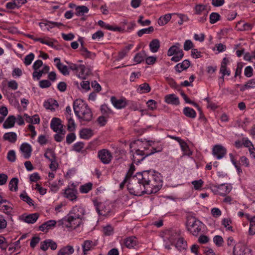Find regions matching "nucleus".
<instances>
[{"instance_id":"obj_20","label":"nucleus","mask_w":255,"mask_h":255,"mask_svg":"<svg viewBox=\"0 0 255 255\" xmlns=\"http://www.w3.org/2000/svg\"><path fill=\"white\" fill-rule=\"evenodd\" d=\"M190 65V62L188 60H184L182 63L177 64L175 66V69L177 72L180 73L188 69Z\"/></svg>"},{"instance_id":"obj_11","label":"nucleus","mask_w":255,"mask_h":255,"mask_svg":"<svg viewBox=\"0 0 255 255\" xmlns=\"http://www.w3.org/2000/svg\"><path fill=\"white\" fill-rule=\"evenodd\" d=\"M216 192L221 195L225 196L229 193L232 189V186L227 184H222L214 186Z\"/></svg>"},{"instance_id":"obj_49","label":"nucleus","mask_w":255,"mask_h":255,"mask_svg":"<svg viewBox=\"0 0 255 255\" xmlns=\"http://www.w3.org/2000/svg\"><path fill=\"white\" fill-rule=\"evenodd\" d=\"M7 226V221L5 217L0 214V233H2Z\"/></svg>"},{"instance_id":"obj_1","label":"nucleus","mask_w":255,"mask_h":255,"mask_svg":"<svg viewBox=\"0 0 255 255\" xmlns=\"http://www.w3.org/2000/svg\"><path fill=\"white\" fill-rule=\"evenodd\" d=\"M137 178L139 181L144 182V186L146 188L147 194L156 193L162 186L160 176L153 171L147 170L137 173Z\"/></svg>"},{"instance_id":"obj_37","label":"nucleus","mask_w":255,"mask_h":255,"mask_svg":"<svg viewBox=\"0 0 255 255\" xmlns=\"http://www.w3.org/2000/svg\"><path fill=\"white\" fill-rule=\"evenodd\" d=\"M58 107L59 105L57 101L53 99H49V110L54 112Z\"/></svg>"},{"instance_id":"obj_6","label":"nucleus","mask_w":255,"mask_h":255,"mask_svg":"<svg viewBox=\"0 0 255 255\" xmlns=\"http://www.w3.org/2000/svg\"><path fill=\"white\" fill-rule=\"evenodd\" d=\"M188 230L194 236H198L201 232L202 223L194 217H191L188 221Z\"/></svg>"},{"instance_id":"obj_9","label":"nucleus","mask_w":255,"mask_h":255,"mask_svg":"<svg viewBox=\"0 0 255 255\" xmlns=\"http://www.w3.org/2000/svg\"><path fill=\"white\" fill-rule=\"evenodd\" d=\"M50 127L54 132L59 133H63L64 129L63 128V125L59 118H53L51 121Z\"/></svg>"},{"instance_id":"obj_3","label":"nucleus","mask_w":255,"mask_h":255,"mask_svg":"<svg viewBox=\"0 0 255 255\" xmlns=\"http://www.w3.org/2000/svg\"><path fill=\"white\" fill-rule=\"evenodd\" d=\"M144 182L139 181L137 178V174L130 180L127 185V188L129 193L135 196H141L146 194V188L144 186Z\"/></svg>"},{"instance_id":"obj_54","label":"nucleus","mask_w":255,"mask_h":255,"mask_svg":"<svg viewBox=\"0 0 255 255\" xmlns=\"http://www.w3.org/2000/svg\"><path fill=\"white\" fill-rule=\"evenodd\" d=\"M7 159L9 161L14 162L16 160L15 152L13 150H10L7 154Z\"/></svg>"},{"instance_id":"obj_38","label":"nucleus","mask_w":255,"mask_h":255,"mask_svg":"<svg viewBox=\"0 0 255 255\" xmlns=\"http://www.w3.org/2000/svg\"><path fill=\"white\" fill-rule=\"evenodd\" d=\"M38 219V216L36 214H29L25 217L24 221L27 223H34Z\"/></svg>"},{"instance_id":"obj_10","label":"nucleus","mask_w":255,"mask_h":255,"mask_svg":"<svg viewBox=\"0 0 255 255\" xmlns=\"http://www.w3.org/2000/svg\"><path fill=\"white\" fill-rule=\"evenodd\" d=\"M226 153V149L221 145H216L213 148V155L216 157L218 159H220L224 157Z\"/></svg>"},{"instance_id":"obj_61","label":"nucleus","mask_w":255,"mask_h":255,"mask_svg":"<svg viewBox=\"0 0 255 255\" xmlns=\"http://www.w3.org/2000/svg\"><path fill=\"white\" fill-rule=\"evenodd\" d=\"M181 148L182 150L185 152L187 154L189 155V153L188 152L189 151V148L186 142H185L184 140L181 141L179 143Z\"/></svg>"},{"instance_id":"obj_4","label":"nucleus","mask_w":255,"mask_h":255,"mask_svg":"<svg viewBox=\"0 0 255 255\" xmlns=\"http://www.w3.org/2000/svg\"><path fill=\"white\" fill-rule=\"evenodd\" d=\"M143 150L137 149L135 153L132 155V161L133 162L136 164L140 163L141 161H142L146 157L153 154L155 152H158L161 151V149H156L153 147L150 149V151H147L149 148V145L147 144L146 146H144Z\"/></svg>"},{"instance_id":"obj_58","label":"nucleus","mask_w":255,"mask_h":255,"mask_svg":"<svg viewBox=\"0 0 255 255\" xmlns=\"http://www.w3.org/2000/svg\"><path fill=\"white\" fill-rule=\"evenodd\" d=\"M84 143L83 142H77L74 144L73 150L77 152H80L84 148Z\"/></svg>"},{"instance_id":"obj_42","label":"nucleus","mask_w":255,"mask_h":255,"mask_svg":"<svg viewBox=\"0 0 255 255\" xmlns=\"http://www.w3.org/2000/svg\"><path fill=\"white\" fill-rule=\"evenodd\" d=\"M137 90L140 93H149L151 90V88L148 84L144 83L139 85Z\"/></svg>"},{"instance_id":"obj_60","label":"nucleus","mask_w":255,"mask_h":255,"mask_svg":"<svg viewBox=\"0 0 255 255\" xmlns=\"http://www.w3.org/2000/svg\"><path fill=\"white\" fill-rule=\"evenodd\" d=\"M81 47L80 48V51L81 54L85 57H89L91 55V52L89 51L86 48L83 46L82 42H81Z\"/></svg>"},{"instance_id":"obj_50","label":"nucleus","mask_w":255,"mask_h":255,"mask_svg":"<svg viewBox=\"0 0 255 255\" xmlns=\"http://www.w3.org/2000/svg\"><path fill=\"white\" fill-rule=\"evenodd\" d=\"M213 242L218 247H222L223 245V238L219 235L215 236L213 238Z\"/></svg>"},{"instance_id":"obj_53","label":"nucleus","mask_w":255,"mask_h":255,"mask_svg":"<svg viewBox=\"0 0 255 255\" xmlns=\"http://www.w3.org/2000/svg\"><path fill=\"white\" fill-rule=\"evenodd\" d=\"M34 58V54L30 53L25 56L24 58V63L25 65H29Z\"/></svg>"},{"instance_id":"obj_21","label":"nucleus","mask_w":255,"mask_h":255,"mask_svg":"<svg viewBox=\"0 0 255 255\" xmlns=\"http://www.w3.org/2000/svg\"><path fill=\"white\" fill-rule=\"evenodd\" d=\"M253 27V25L249 23H245L243 21L238 22L236 25V28L238 30H250Z\"/></svg>"},{"instance_id":"obj_5","label":"nucleus","mask_w":255,"mask_h":255,"mask_svg":"<svg viewBox=\"0 0 255 255\" xmlns=\"http://www.w3.org/2000/svg\"><path fill=\"white\" fill-rule=\"evenodd\" d=\"M58 223L59 225H64L66 228L75 229L79 227L82 223V219L77 218L71 215H68L67 217L59 220Z\"/></svg>"},{"instance_id":"obj_30","label":"nucleus","mask_w":255,"mask_h":255,"mask_svg":"<svg viewBox=\"0 0 255 255\" xmlns=\"http://www.w3.org/2000/svg\"><path fill=\"white\" fill-rule=\"evenodd\" d=\"M89 8L85 5L78 6L76 7L75 14L77 16H83L85 13H88Z\"/></svg>"},{"instance_id":"obj_36","label":"nucleus","mask_w":255,"mask_h":255,"mask_svg":"<svg viewBox=\"0 0 255 255\" xmlns=\"http://www.w3.org/2000/svg\"><path fill=\"white\" fill-rule=\"evenodd\" d=\"M92 183L89 182L85 184L84 185H81L80 187V191L82 193H87L92 188Z\"/></svg>"},{"instance_id":"obj_31","label":"nucleus","mask_w":255,"mask_h":255,"mask_svg":"<svg viewBox=\"0 0 255 255\" xmlns=\"http://www.w3.org/2000/svg\"><path fill=\"white\" fill-rule=\"evenodd\" d=\"M93 135V131L90 129L85 128L80 132V136L83 139H89Z\"/></svg>"},{"instance_id":"obj_46","label":"nucleus","mask_w":255,"mask_h":255,"mask_svg":"<svg viewBox=\"0 0 255 255\" xmlns=\"http://www.w3.org/2000/svg\"><path fill=\"white\" fill-rule=\"evenodd\" d=\"M101 111L103 115L106 116H109L110 115L113 114V112L107 105L104 104L101 106Z\"/></svg>"},{"instance_id":"obj_57","label":"nucleus","mask_w":255,"mask_h":255,"mask_svg":"<svg viewBox=\"0 0 255 255\" xmlns=\"http://www.w3.org/2000/svg\"><path fill=\"white\" fill-rule=\"evenodd\" d=\"M12 208L10 206H8L4 204L3 207L0 212H2L7 215H11L12 212Z\"/></svg>"},{"instance_id":"obj_17","label":"nucleus","mask_w":255,"mask_h":255,"mask_svg":"<svg viewBox=\"0 0 255 255\" xmlns=\"http://www.w3.org/2000/svg\"><path fill=\"white\" fill-rule=\"evenodd\" d=\"M164 99L165 102L168 104L177 106L180 104L179 98L174 94L166 95Z\"/></svg>"},{"instance_id":"obj_2","label":"nucleus","mask_w":255,"mask_h":255,"mask_svg":"<svg viewBox=\"0 0 255 255\" xmlns=\"http://www.w3.org/2000/svg\"><path fill=\"white\" fill-rule=\"evenodd\" d=\"M73 109L80 122H89L92 120L93 115L88 105L81 100H76L73 103Z\"/></svg>"},{"instance_id":"obj_8","label":"nucleus","mask_w":255,"mask_h":255,"mask_svg":"<svg viewBox=\"0 0 255 255\" xmlns=\"http://www.w3.org/2000/svg\"><path fill=\"white\" fill-rule=\"evenodd\" d=\"M49 160L51 162L49 165V168L52 171L51 173L49 172V179L53 178L54 174L53 171H55L58 167V164L56 160V157L54 152L49 150Z\"/></svg>"},{"instance_id":"obj_63","label":"nucleus","mask_w":255,"mask_h":255,"mask_svg":"<svg viewBox=\"0 0 255 255\" xmlns=\"http://www.w3.org/2000/svg\"><path fill=\"white\" fill-rule=\"evenodd\" d=\"M103 232L105 235L106 236H110L113 233V229L111 226H107L104 227L103 229Z\"/></svg>"},{"instance_id":"obj_51","label":"nucleus","mask_w":255,"mask_h":255,"mask_svg":"<svg viewBox=\"0 0 255 255\" xmlns=\"http://www.w3.org/2000/svg\"><path fill=\"white\" fill-rule=\"evenodd\" d=\"M249 234L251 235L255 234V216L252 218L250 220Z\"/></svg>"},{"instance_id":"obj_24","label":"nucleus","mask_w":255,"mask_h":255,"mask_svg":"<svg viewBox=\"0 0 255 255\" xmlns=\"http://www.w3.org/2000/svg\"><path fill=\"white\" fill-rule=\"evenodd\" d=\"M16 118L13 116H9L4 122L3 127L4 128H9L14 127Z\"/></svg>"},{"instance_id":"obj_15","label":"nucleus","mask_w":255,"mask_h":255,"mask_svg":"<svg viewBox=\"0 0 255 255\" xmlns=\"http://www.w3.org/2000/svg\"><path fill=\"white\" fill-rule=\"evenodd\" d=\"M20 149L23 153L24 158L28 159L30 157L32 151V148L29 144L23 143L20 145Z\"/></svg>"},{"instance_id":"obj_41","label":"nucleus","mask_w":255,"mask_h":255,"mask_svg":"<svg viewBox=\"0 0 255 255\" xmlns=\"http://www.w3.org/2000/svg\"><path fill=\"white\" fill-rule=\"evenodd\" d=\"M20 198L23 201L27 203L29 205H33V201L25 192H23L20 195Z\"/></svg>"},{"instance_id":"obj_18","label":"nucleus","mask_w":255,"mask_h":255,"mask_svg":"<svg viewBox=\"0 0 255 255\" xmlns=\"http://www.w3.org/2000/svg\"><path fill=\"white\" fill-rule=\"evenodd\" d=\"M77 192V190L74 188H67L64 192V196L72 201H76Z\"/></svg>"},{"instance_id":"obj_59","label":"nucleus","mask_w":255,"mask_h":255,"mask_svg":"<svg viewBox=\"0 0 255 255\" xmlns=\"http://www.w3.org/2000/svg\"><path fill=\"white\" fill-rule=\"evenodd\" d=\"M194 44L190 40H186L184 44V49L185 51H188L191 49H193Z\"/></svg>"},{"instance_id":"obj_52","label":"nucleus","mask_w":255,"mask_h":255,"mask_svg":"<svg viewBox=\"0 0 255 255\" xmlns=\"http://www.w3.org/2000/svg\"><path fill=\"white\" fill-rule=\"evenodd\" d=\"M67 129L70 131H73L75 129V124L74 121L71 117H67Z\"/></svg>"},{"instance_id":"obj_35","label":"nucleus","mask_w":255,"mask_h":255,"mask_svg":"<svg viewBox=\"0 0 255 255\" xmlns=\"http://www.w3.org/2000/svg\"><path fill=\"white\" fill-rule=\"evenodd\" d=\"M171 18V14H165L164 16H161L158 20L159 25H164L166 24Z\"/></svg>"},{"instance_id":"obj_23","label":"nucleus","mask_w":255,"mask_h":255,"mask_svg":"<svg viewBox=\"0 0 255 255\" xmlns=\"http://www.w3.org/2000/svg\"><path fill=\"white\" fill-rule=\"evenodd\" d=\"M74 251L73 247L71 246L68 245L60 249L57 255H69L72 254Z\"/></svg>"},{"instance_id":"obj_7","label":"nucleus","mask_w":255,"mask_h":255,"mask_svg":"<svg viewBox=\"0 0 255 255\" xmlns=\"http://www.w3.org/2000/svg\"><path fill=\"white\" fill-rule=\"evenodd\" d=\"M98 156L101 161L105 164L110 163L113 158L111 152L106 149L99 150L98 153Z\"/></svg>"},{"instance_id":"obj_44","label":"nucleus","mask_w":255,"mask_h":255,"mask_svg":"<svg viewBox=\"0 0 255 255\" xmlns=\"http://www.w3.org/2000/svg\"><path fill=\"white\" fill-rule=\"evenodd\" d=\"M255 88V79L249 80L244 87L241 89V91H244L245 89H249Z\"/></svg>"},{"instance_id":"obj_19","label":"nucleus","mask_w":255,"mask_h":255,"mask_svg":"<svg viewBox=\"0 0 255 255\" xmlns=\"http://www.w3.org/2000/svg\"><path fill=\"white\" fill-rule=\"evenodd\" d=\"M3 138L4 140L8 141L12 143H14L17 140V135L14 132H8L3 134Z\"/></svg>"},{"instance_id":"obj_40","label":"nucleus","mask_w":255,"mask_h":255,"mask_svg":"<svg viewBox=\"0 0 255 255\" xmlns=\"http://www.w3.org/2000/svg\"><path fill=\"white\" fill-rule=\"evenodd\" d=\"M184 53L182 49H180L176 54L171 58V61L175 62L179 61L183 57Z\"/></svg>"},{"instance_id":"obj_29","label":"nucleus","mask_w":255,"mask_h":255,"mask_svg":"<svg viewBox=\"0 0 255 255\" xmlns=\"http://www.w3.org/2000/svg\"><path fill=\"white\" fill-rule=\"evenodd\" d=\"M146 56L145 51L142 50L135 55L134 57V61L136 63H140L145 59Z\"/></svg>"},{"instance_id":"obj_55","label":"nucleus","mask_w":255,"mask_h":255,"mask_svg":"<svg viewBox=\"0 0 255 255\" xmlns=\"http://www.w3.org/2000/svg\"><path fill=\"white\" fill-rule=\"evenodd\" d=\"M204 182L202 179L198 180H194L192 182V184L194 185L196 190H199L201 188L203 185Z\"/></svg>"},{"instance_id":"obj_39","label":"nucleus","mask_w":255,"mask_h":255,"mask_svg":"<svg viewBox=\"0 0 255 255\" xmlns=\"http://www.w3.org/2000/svg\"><path fill=\"white\" fill-rule=\"evenodd\" d=\"M104 205L102 203H100L96 205V210L99 215H101L102 216H106L108 215V213L109 212V210H105L101 209L103 208L104 207Z\"/></svg>"},{"instance_id":"obj_13","label":"nucleus","mask_w":255,"mask_h":255,"mask_svg":"<svg viewBox=\"0 0 255 255\" xmlns=\"http://www.w3.org/2000/svg\"><path fill=\"white\" fill-rule=\"evenodd\" d=\"M78 72H76V75L82 79H86V77L90 74L91 71L90 68L86 67L84 65H80Z\"/></svg>"},{"instance_id":"obj_47","label":"nucleus","mask_w":255,"mask_h":255,"mask_svg":"<svg viewBox=\"0 0 255 255\" xmlns=\"http://www.w3.org/2000/svg\"><path fill=\"white\" fill-rule=\"evenodd\" d=\"M61 184L62 183H61L60 180H58L57 181L53 182L52 183L50 184V186H49L50 190L53 192H57L59 190V187Z\"/></svg>"},{"instance_id":"obj_56","label":"nucleus","mask_w":255,"mask_h":255,"mask_svg":"<svg viewBox=\"0 0 255 255\" xmlns=\"http://www.w3.org/2000/svg\"><path fill=\"white\" fill-rule=\"evenodd\" d=\"M143 16L142 15H140L139 16V19L137 20L138 23H139L141 26H148L151 23V21L149 19H146L145 20H143Z\"/></svg>"},{"instance_id":"obj_27","label":"nucleus","mask_w":255,"mask_h":255,"mask_svg":"<svg viewBox=\"0 0 255 255\" xmlns=\"http://www.w3.org/2000/svg\"><path fill=\"white\" fill-rule=\"evenodd\" d=\"M124 244L128 248L131 249L136 246V240L135 237H130L125 240Z\"/></svg>"},{"instance_id":"obj_26","label":"nucleus","mask_w":255,"mask_h":255,"mask_svg":"<svg viewBox=\"0 0 255 255\" xmlns=\"http://www.w3.org/2000/svg\"><path fill=\"white\" fill-rule=\"evenodd\" d=\"M183 113L188 118L194 119L196 117V113L194 109L189 107H185L183 110Z\"/></svg>"},{"instance_id":"obj_43","label":"nucleus","mask_w":255,"mask_h":255,"mask_svg":"<svg viewBox=\"0 0 255 255\" xmlns=\"http://www.w3.org/2000/svg\"><path fill=\"white\" fill-rule=\"evenodd\" d=\"M154 28L153 26H150L148 28H143L137 32V35L139 37L142 36L144 34H150L153 32Z\"/></svg>"},{"instance_id":"obj_45","label":"nucleus","mask_w":255,"mask_h":255,"mask_svg":"<svg viewBox=\"0 0 255 255\" xmlns=\"http://www.w3.org/2000/svg\"><path fill=\"white\" fill-rule=\"evenodd\" d=\"M56 68L63 75L67 76L69 75V71L68 66L63 65L62 63L60 66L57 65Z\"/></svg>"},{"instance_id":"obj_28","label":"nucleus","mask_w":255,"mask_h":255,"mask_svg":"<svg viewBox=\"0 0 255 255\" xmlns=\"http://www.w3.org/2000/svg\"><path fill=\"white\" fill-rule=\"evenodd\" d=\"M187 243L183 238H179L175 244V247L179 251L185 250L187 248Z\"/></svg>"},{"instance_id":"obj_33","label":"nucleus","mask_w":255,"mask_h":255,"mask_svg":"<svg viewBox=\"0 0 255 255\" xmlns=\"http://www.w3.org/2000/svg\"><path fill=\"white\" fill-rule=\"evenodd\" d=\"M180 46L181 45L179 43H176L175 45L170 47L168 50L167 55L168 56H171L176 54L177 52L180 49Z\"/></svg>"},{"instance_id":"obj_16","label":"nucleus","mask_w":255,"mask_h":255,"mask_svg":"<svg viewBox=\"0 0 255 255\" xmlns=\"http://www.w3.org/2000/svg\"><path fill=\"white\" fill-rule=\"evenodd\" d=\"M97 245V244L91 240H85L82 245V248L83 251V255H86L87 252L92 250Z\"/></svg>"},{"instance_id":"obj_12","label":"nucleus","mask_w":255,"mask_h":255,"mask_svg":"<svg viewBox=\"0 0 255 255\" xmlns=\"http://www.w3.org/2000/svg\"><path fill=\"white\" fill-rule=\"evenodd\" d=\"M85 214V209L80 205L75 206L71 210L69 215L82 219Z\"/></svg>"},{"instance_id":"obj_48","label":"nucleus","mask_w":255,"mask_h":255,"mask_svg":"<svg viewBox=\"0 0 255 255\" xmlns=\"http://www.w3.org/2000/svg\"><path fill=\"white\" fill-rule=\"evenodd\" d=\"M220 15L218 13L212 12L210 15V22L212 24L215 23L220 20Z\"/></svg>"},{"instance_id":"obj_25","label":"nucleus","mask_w":255,"mask_h":255,"mask_svg":"<svg viewBox=\"0 0 255 255\" xmlns=\"http://www.w3.org/2000/svg\"><path fill=\"white\" fill-rule=\"evenodd\" d=\"M150 51L153 53L158 51L160 48V41L158 39H153L149 45Z\"/></svg>"},{"instance_id":"obj_22","label":"nucleus","mask_w":255,"mask_h":255,"mask_svg":"<svg viewBox=\"0 0 255 255\" xmlns=\"http://www.w3.org/2000/svg\"><path fill=\"white\" fill-rule=\"evenodd\" d=\"M46 73H48V66L44 65L42 70L34 71L32 77L34 79L39 80L43 74Z\"/></svg>"},{"instance_id":"obj_64","label":"nucleus","mask_w":255,"mask_h":255,"mask_svg":"<svg viewBox=\"0 0 255 255\" xmlns=\"http://www.w3.org/2000/svg\"><path fill=\"white\" fill-rule=\"evenodd\" d=\"M76 138V135L74 133H70L67 134L66 136V142L68 144H71Z\"/></svg>"},{"instance_id":"obj_62","label":"nucleus","mask_w":255,"mask_h":255,"mask_svg":"<svg viewBox=\"0 0 255 255\" xmlns=\"http://www.w3.org/2000/svg\"><path fill=\"white\" fill-rule=\"evenodd\" d=\"M57 88L59 91L64 92L66 90L67 84L64 82H60L57 84Z\"/></svg>"},{"instance_id":"obj_34","label":"nucleus","mask_w":255,"mask_h":255,"mask_svg":"<svg viewBox=\"0 0 255 255\" xmlns=\"http://www.w3.org/2000/svg\"><path fill=\"white\" fill-rule=\"evenodd\" d=\"M195 13L197 14H204L207 10V6L204 4H197L195 7Z\"/></svg>"},{"instance_id":"obj_14","label":"nucleus","mask_w":255,"mask_h":255,"mask_svg":"<svg viewBox=\"0 0 255 255\" xmlns=\"http://www.w3.org/2000/svg\"><path fill=\"white\" fill-rule=\"evenodd\" d=\"M111 101L114 106L117 109H121L124 108L127 105V101L125 98L117 99L115 97L112 96Z\"/></svg>"},{"instance_id":"obj_32","label":"nucleus","mask_w":255,"mask_h":255,"mask_svg":"<svg viewBox=\"0 0 255 255\" xmlns=\"http://www.w3.org/2000/svg\"><path fill=\"white\" fill-rule=\"evenodd\" d=\"M18 180L17 178H12L8 184L9 190L11 191H16L18 189Z\"/></svg>"}]
</instances>
